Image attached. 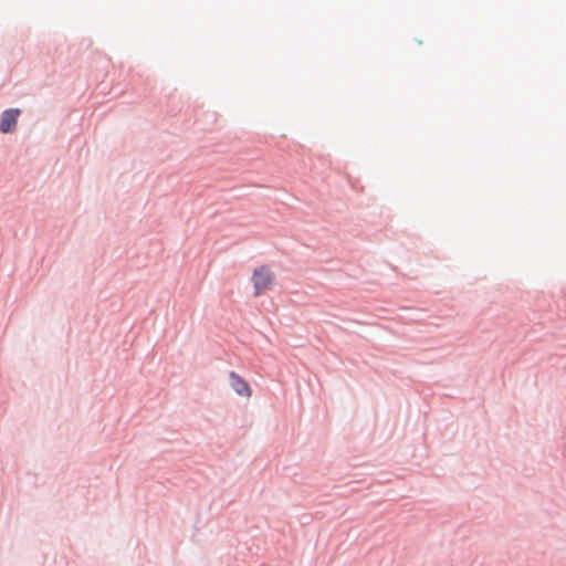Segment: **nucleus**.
<instances>
[{
	"label": "nucleus",
	"instance_id": "obj_1",
	"mask_svg": "<svg viewBox=\"0 0 566 566\" xmlns=\"http://www.w3.org/2000/svg\"><path fill=\"white\" fill-rule=\"evenodd\" d=\"M252 282L254 286V295L269 291L274 284V274L269 265H262L253 271Z\"/></svg>",
	"mask_w": 566,
	"mask_h": 566
},
{
	"label": "nucleus",
	"instance_id": "obj_2",
	"mask_svg": "<svg viewBox=\"0 0 566 566\" xmlns=\"http://www.w3.org/2000/svg\"><path fill=\"white\" fill-rule=\"evenodd\" d=\"M19 108H10L4 111L0 117V132L3 134L13 133L20 116Z\"/></svg>",
	"mask_w": 566,
	"mask_h": 566
},
{
	"label": "nucleus",
	"instance_id": "obj_3",
	"mask_svg": "<svg viewBox=\"0 0 566 566\" xmlns=\"http://www.w3.org/2000/svg\"><path fill=\"white\" fill-rule=\"evenodd\" d=\"M229 378H230L231 387L238 395L247 397V398L251 397L252 390H251L248 381H245L241 376H239L234 371H231L229 374Z\"/></svg>",
	"mask_w": 566,
	"mask_h": 566
}]
</instances>
